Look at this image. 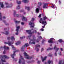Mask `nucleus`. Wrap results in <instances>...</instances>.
Wrapping results in <instances>:
<instances>
[{"label":"nucleus","mask_w":64,"mask_h":64,"mask_svg":"<svg viewBox=\"0 0 64 64\" xmlns=\"http://www.w3.org/2000/svg\"><path fill=\"white\" fill-rule=\"evenodd\" d=\"M35 20L34 19V18H32V22H33V21H34Z\"/></svg>","instance_id":"nucleus-41"},{"label":"nucleus","mask_w":64,"mask_h":64,"mask_svg":"<svg viewBox=\"0 0 64 64\" xmlns=\"http://www.w3.org/2000/svg\"><path fill=\"white\" fill-rule=\"evenodd\" d=\"M20 28V26H18L16 27V28L17 29L16 30V32H18V31H19V29Z\"/></svg>","instance_id":"nucleus-24"},{"label":"nucleus","mask_w":64,"mask_h":64,"mask_svg":"<svg viewBox=\"0 0 64 64\" xmlns=\"http://www.w3.org/2000/svg\"><path fill=\"white\" fill-rule=\"evenodd\" d=\"M4 44H8L9 46H11L12 44L11 42L9 41L8 42H5Z\"/></svg>","instance_id":"nucleus-12"},{"label":"nucleus","mask_w":64,"mask_h":64,"mask_svg":"<svg viewBox=\"0 0 64 64\" xmlns=\"http://www.w3.org/2000/svg\"><path fill=\"white\" fill-rule=\"evenodd\" d=\"M9 34V32H8L6 31V33H5V35H8Z\"/></svg>","instance_id":"nucleus-32"},{"label":"nucleus","mask_w":64,"mask_h":64,"mask_svg":"<svg viewBox=\"0 0 64 64\" xmlns=\"http://www.w3.org/2000/svg\"><path fill=\"white\" fill-rule=\"evenodd\" d=\"M22 25H24V23L22 22Z\"/></svg>","instance_id":"nucleus-51"},{"label":"nucleus","mask_w":64,"mask_h":64,"mask_svg":"<svg viewBox=\"0 0 64 64\" xmlns=\"http://www.w3.org/2000/svg\"><path fill=\"white\" fill-rule=\"evenodd\" d=\"M48 3H44V5L43 6V8H47V7H46V6H48Z\"/></svg>","instance_id":"nucleus-14"},{"label":"nucleus","mask_w":64,"mask_h":64,"mask_svg":"<svg viewBox=\"0 0 64 64\" xmlns=\"http://www.w3.org/2000/svg\"><path fill=\"white\" fill-rule=\"evenodd\" d=\"M16 23H20V21H16Z\"/></svg>","instance_id":"nucleus-37"},{"label":"nucleus","mask_w":64,"mask_h":64,"mask_svg":"<svg viewBox=\"0 0 64 64\" xmlns=\"http://www.w3.org/2000/svg\"><path fill=\"white\" fill-rule=\"evenodd\" d=\"M59 50V48H57L56 50V52H58V50Z\"/></svg>","instance_id":"nucleus-34"},{"label":"nucleus","mask_w":64,"mask_h":64,"mask_svg":"<svg viewBox=\"0 0 64 64\" xmlns=\"http://www.w3.org/2000/svg\"><path fill=\"white\" fill-rule=\"evenodd\" d=\"M39 40H37L36 41L37 42H39Z\"/></svg>","instance_id":"nucleus-63"},{"label":"nucleus","mask_w":64,"mask_h":64,"mask_svg":"<svg viewBox=\"0 0 64 64\" xmlns=\"http://www.w3.org/2000/svg\"><path fill=\"white\" fill-rule=\"evenodd\" d=\"M47 56H46L44 58H43V57L42 56L41 58L42 60V62H44V61H45V60H46L47 59Z\"/></svg>","instance_id":"nucleus-15"},{"label":"nucleus","mask_w":64,"mask_h":64,"mask_svg":"<svg viewBox=\"0 0 64 64\" xmlns=\"http://www.w3.org/2000/svg\"><path fill=\"white\" fill-rule=\"evenodd\" d=\"M22 2H23L24 3H28V2H29V1L28 0H23L22 1Z\"/></svg>","instance_id":"nucleus-21"},{"label":"nucleus","mask_w":64,"mask_h":64,"mask_svg":"<svg viewBox=\"0 0 64 64\" xmlns=\"http://www.w3.org/2000/svg\"><path fill=\"white\" fill-rule=\"evenodd\" d=\"M31 61H29V62H28V63H31Z\"/></svg>","instance_id":"nucleus-55"},{"label":"nucleus","mask_w":64,"mask_h":64,"mask_svg":"<svg viewBox=\"0 0 64 64\" xmlns=\"http://www.w3.org/2000/svg\"><path fill=\"white\" fill-rule=\"evenodd\" d=\"M59 55H60V56H61L62 55V53H61V52H60V53L59 54Z\"/></svg>","instance_id":"nucleus-43"},{"label":"nucleus","mask_w":64,"mask_h":64,"mask_svg":"<svg viewBox=\"0 0 64 64\" xmlns=\"http://www.w3.org/2000/svg\"><path fill=\"white\" fill-rule=\"evenodd\" d=\"M52 54H51L50 53L49 54V57H52Z\"/></svg>","instance_id":"nucleus-36"},{"label":"nucleus","mask_w":64,"mask_h":64,"mask_svg":"<svg viewBox=\"0 0 64 64\" xmlns=\"http://www.w3.org/2000/svg\"><path fill=\"white\" fill-rule=\"evenodd\" d=\"M16 11H14V17H16V16L17 17L19 18V17H20L21 16V15H19L18 14H16Z\"/></svg>","instance_id":"nucleus-8"},{"label":"nucleus","mask_w":64,"mask_h":64,"mask_svg":"<svg viewBox=\"0 0 64 64\" xmlns=\"http://www.w3.org/2000/svg\"><path fill=\"white\" fill-rule=\"evenodd\" d=\"M62 60H61L59 62V64H62Z\"/></svg>","instance_id":"nucleus-30"},{"label":"nucleus","mask_w":64,"mask_h":64,"mask_svg":"<svg viewBox=\"0 0 64 64\" xmlns=\"http://www.w3.org/2000/svg\"><path fill=\"white\" fill-rule=\"evenodd\" d=\"M8 40H11V38H10V37L8 38Z\"/></svg>","instance_id":"nucleus-38"},{"label":"nucleus","mask_w":64,"mask_h":64,"mask_svg":"<svg viewBox=\"0 0 64 64\" xmlns=\"http://www.w3.org/2000/svg\"><path fill=\"white\" fill-rule=\"evenodd\" d=\"M4 48L5 50H6L7 49V46H5L4 47Z\"/></svg>","instance_id":"nucleus-35"},{"label":"nucleus","mask_w":64,"mask_h":64,"mask_svg":"<svg viewBox=\"0 0 64 64\" xmlns=\"http://www.w3.org/2000/svg\"><path fill=\"white\" fill-rule=\"evenodd\" d=\"M25 38V36H24V37H21V38H20V39L22 40V39H23V38Z\"/></svg>","instance_id":"nucleus-39"},{"label":"nucleus","mask_w":64,"mask_h":64,"mask_svg":"<svg viewBox=\"0 0 64 64\" xmlns=\"http://www.w3.org/2000/svg\"><path fill=\"white\" fill-rule=\"evenodd\" d=\"M38 17L39 18H41V14H40L39 16Z\"/></svg>","instance_id":"nucleus-48"},{"label":"nucleus","mask_w":64,"mask_h":64,"mask_svg":"<svg viewBox=\"0 0 64 64\" xmlns=\"http://www.w3.org/2000/svg\"><path fill=\"white\" fill-rule=\"evenodd\" d=\"M9 49V48L8 47H6V49Z\"/></svg>","instance_id":"nucleus-59"},{"label":"nucleus","mask_w":64,"mask_h":64,"mask_svg":"<svg viewBox=\"0 0 64 64\" xmlns=\"http://www.w3.org/2000/svg\"><path fill=\"white\" fill-rule=\"evenodd\" d=\"M2 14L0 12V20H2Z\"/></svg>","instance_id":"nucleus-25"},{"label":"nucleus","mask_w":64,"mask_h":64,"mask_svg":"<svg viewBox=\"0 0 64 64\" xmlns=\"http://www.w3.org/2000/svg\"><path fill=\"white\" fill-rule=\"evenodd\" d=\"M39 38L40 39H42V37L41 36H40Z\"/></svg>","instance_id":"nucleus-56"},{"label":"nucleus","mask_w":64,"mask_h":64,"mask_svg":"<svg viewBox=\"0 0 64 64\" xmlns=\"http://www.w3.org/2000/svg\"><path fill=\"white\" fill-rule=\"evenodd\" d=\"M37 63L38 64H40V63H41V61H38V62Z\"/></svg>","instance_id":"nucleus-40"},{"label":"nucleus","mask_w":64,"mask_h":64,"mask_svg":"<svg viewBox=\"0 0 64 64\" xmlns=\"http://www.w3.org/2000/svg\"><path fill=\"white\" fill-rule=\"evenodd\" d=\"M25 8L26 9H27L28 11H30V7H28V8L26 6H25Z\"/></svg>","instance_id":"nucleus-20"},{"label":"nucleus","mask_w":64,"mask_h":64,"mask_svg":"<svg viewBox=\"0 0 64 64\" xmlns=\"http://www.w3.org/2000/svg\"><path fill=\"white\" fill-rule=\"evenodd\" d=\"M57 48V46H55L54 48V50H55V49H56V48Z\"/></svg>","instance_id":"nucleus-45"},{"label":"nucleus","mask_w":64,"mask_h":64,"mask_svg":"<svg viewBox=\"0 0 64 64\" xmlns=\"http://www.w3.org/2000/svg\"><path fill=\"white\" fill-rule=\"evenodd\" d=\"M31 35H30V36H28L27 37L28 38H29L30 41L29 42V44H35V42L34 41H35L36 40V38L35 36H33V39H30V38H31ZM31 41H34L32 42H31Z\"/></svg>","instance_id":"nucleus-1"},{"label":"nucleus","mask_w":64,"mask_h":64,"mask_svg":"<svg viewBox=\"0 0 64 64\" xmlns=\"http://www.w3.org/2000/svg\"><path fill=\"white\" fill-rule=\"evenodd\" d=\"M29 46V45L28 44H26L25 45H24L21 48V50L22 51H23V52H25V48H26V47H28Z\"/></svg>","instance_id":"nucleus-4"},{"label":"nucleus","mask_w":64,"mask_h":64,"mask_svg":"<svg viewBox=\"0 0 64 64\" xmlns=\"http://www.w3.org/2000/svg\"><path fill=\"white\" fill-rule=\"evenodd\" d=\"M3 18V19H6V18L5 16H4Z\"/></svg>","instance_id":"nucleus-64"},{"label":"nucleus","mask_w":64,"mask_h":64,"mask_svg":"<svg viewBox=\"0 0 64 64\" xmlns=\"http://www.w3.org/2000/svg\"><path fill=\"white\" fill-rule=\"evenodd\" d=\"M0 6H1V7L2 8H4V5L3 4V2H0ZM1 10V8H0V10Z\"/></svg>","instance_id":"nucleus-17"},{"label":"nucleus","mask_w":64,"mask_h":64,"mask_svg":"<svg viewBox=\"0 0 64 64\" xmlns=\"http://www.w3.org/2000/svg\"><path fill=\"white\" fill-rule=\"evenodd\" d=\"M22 21H27V18L24 16H23Z\"/></svg>","instance_id":"nucleus-18"},{"label":"nucleus","mask_w":64,"mask_h":64,"mask_svg":"<svg viewBox=\"0 0 64 64\" xmlns=\"http://www.w3.org/2000/svg\"><path fill=\"white\" fill-rule=\"evenodd\" d=\"M30 25L31 26V27L32 28H34V26H35V25L34 24V22H30Z\"/></svg>","instance_id":"nucleus-13"},{"label":"nucleus","mask_w":64,"mask_h":64,"mask_svg":"<svg viewBox=\"0 0 64 64\" xmlns=\"http://www.w3.org/2000/svg\"><path fill=\"white\" fill-rule=\"evenodd\" d=\"M44 28H45V26H42V29H44Z\"/></svg>","instance_id":"nucleus-57"},{"label":"nucleus","mask_w":64,"mask_h":64,"mask_svg":"<svg viewBox=\"0 0 64 64\" xmlns=\"http://www.w3.org/2000/svg\"><path fill=\"white\" fill-rule=\"evenodd\" d=\"M0 57L2 58L1 60V61L3 62H6V61L5 60V58H7V59H9V57L6 56H0Z\"/></svg>","instance_id":"nucleus-3"},{"label":"nucleus","mask_w":64,"mask_h":64,"mask_svg":"<svg viewBox=\"0 0 64 64\" xmlns=\"http://www.w3.org/2000/svg\"><path fill=\"white\" fill-rule=\"evenodd\" d=\"M53 50V48H48V49L47 50V51H48V50Z\"/></svg>","instance_id":"nucleus-28"},{"label":"nucleus","mask_w":64,"mask_h":64,"mask_svg":"<svg viewBox=\"0 0 64 64\" xmlns=\"http://www.w3.org/2000/svg\"><path fill=\"white\" fill-rule=\"evenodd\" d=\"M17 33H16V35H18V32H16Z\"/></svg>","instance_id":"nucleus-44"},{"label":"nucleus","mask_w":64,"mask_h":64,"mask_svg":"<svg viewBox=\"0 0 64 64\" xmlns=\"http://www.w3.org/2000/svg\"><path fill=\"white\" fill-rule=\"evenodd\" d=\"M19 64H21V59H19V62H18Z\"/></svg>","instance_id":"nucleus-33"},{"label":"nucleus","mask_w":64,"mask_h":64,"mask_svg":"<svg viewBox=\"0 0 64 64\" xmlns=\"http://www.w3.org/2000/svg\"><path fill=\"white\" fill-rule=\"evenodd\" d=\"M53 40H55V39L53 38H51L50 40H48V42L49 43H54V42L53 41Z\"/></svg>","instance_id":"nucleus-11"},{"label":"nucleus","mask_w":64,"mask_h":64,"mask_svg":"<svg viewBox=\"0 0 64 64\" xmlns=\"http://www.w3.org/2000/svg\"><path fill=\"white\" fill-rule=\"evenodd\" d=\"M24 56H25L26 57H28L26 58L27 59H32L33 58L32 57L29 56L27 55V54H26V52L24 53Z\"/></svg>","instance_id":"nucleus-6"},{"label":"nucleus","mask_w":64,"mask_h":64,"mask_svg":"<svg viewBox=\"0 0 64 64\" xmlns=\"http://www.w3.org/2000/svg\"><path fill=\"white\" fill-rule=\"evenodd\" d=\"M32 30H33V29L30 30H26V31L27 33H28V34H30V35H31L32 34H34V33H35V32L34 31H33L32 32H31Z\"/></svg>","instance_id":"nucleus-7"},{"label":"nucleus","mask_w":64,"mask_h":64,"mask_svg":"<svg viewBox=\"0 0 64 64\" xmlns=\"http://www.w3.org/2000/svg\"><path fill=\"white\" fill-rule=\"evenodd\" d=\"M38 47H40V46L37 44L36 46V51L38 52L39 51V48H37Z\"/></svg>","instance_id":"nucleus-16"},{"label":"nucleus","mask_w":64,"mask_h":64,"mask_svg":"<svg viewBox=\"0 0 64 64\" xmlns=\"http://www.w3.org/2000/svg\"><path fill=\"white\" fill-rule=\"evenodd\" d=\"M20 58H21V59H24V58H22V56H20Z\"/></svg>","instance_id":"nucleus-52"},{"label":"nucleus","mask_w":64,"mask_h":64,"mask_svg":"<svg viewBox=\"0 0 64 64\" xmlns=\"http://www.w3.org/2000/svg\"><path fill=\"white\" fill-rule=\"evenodd\" d=\"M14 60L15 61H17V59L16 58H14Z\"/></svg>","instance_id":"nucleus-42"},{"label":"nucleus","mask_w":64,"mask_h":64,"mask_svg":"<svg viewBox=\"0 0 64 64\" xmlns=\"http://www.w3.org/2000/svg\"><path fill=\"white\" fill-rule=\"evenodd\" d=\"M21 44V42H18L16 43V44L17 46H18V45H20Z\"/></svg>","instance_id":"nucleus-22"},{"label":"nucleus","mask_w":64,"mask_h":64,"mask_svg":"<svg viewBox=\"0 0 64 64\" xmlns=\"http://www.w3.org/2000/svg\"><path fill=\"white\" fill-rule=\"evenodd\" d=\"M12 49H13L14 50H16V48H15L14 47V46H12Z\"/></svg>","instance_id":"nucleus-29"},{"label":"nucleus","mask_w":64,"mask_h":64,"mask_svg":"<svg viewBox=\"0 0 64 64\" xmlns=\"http://www.w3.org/2000/svg\"><path fill=\"white\" fill-rule=\"evenodd\" d=\"M51 7L52 8H54V7H55V6H51Z\"/></svg>","instance_id":"nucleus-47"},{"label":"nucleus","mask_w":64,"mask_h":64,"mask_svg":"<svg viewBox=\"0 0 64 64\" xmlns=\"http://www.w3.org/2000/svg\"><path fill=\"white\" fill-rule=\"evenodd\" d=\"M5 53H6V51H5V50H4V51L3 53L4 54H5Z\"/></svg>","instance_id":"nucleus-50"},{"label":"nucleus","mask_w":64,"mask_h":64,"mask_svg":"<svg viewBox=\"0 0 64 64\" xmlns=\"http://www.w3.org/2000/svg\"><path fill=\"white\" fill-rule=\"evenodd\" d=\"M24 10H22L20 11V12H24Z\"/></svg>","instance_id":"nucleus-49"},{"label":"nucleus","mask_w":64,"mask_h":64,"mask_svg":"<svg viewBox=\"0 0 64 64\" xmlns=\"http://www.w3.org/2000/svg\"><path fill=\"white\" fill-rule=\"evenodd\" d=\"M58 42H60V43L61 44L62 42H63V40H58Z\"/></svg>","instance_id":"nucleus-26"},{"label":"nucleus","mask_w":64,"mask_h":64,"mask_svg":"<svg viewBox=\"0 0 64 64\" xmlns=\"http://www.w3.org/2000/svg\"><path fill=\"white\" fill-rule=\"evenodd\" d=\"M4 23L5 24H6V21H5V20H4Z\"/></svg>","instance_id":"nucleus-62"},{"label":"nucleus","mask_w":64,"mask_h":64,"mask_svg":"<svg viewBox=\"0 0 64 64\" xmlns=\"http://www.w3.org/2000/svg\"><path fill=\"white\" fill-rule=\"evenodd\" d=\"M38 5L39 6H41L42 5V3L41 2H38Z\"/></svg>","instance_id":"nucleus-31"},{"label":"nucleus","mask_w":64,"mask_h":64,"mask_svg":"<svg viewBox=\"0 0 64 64\" xmlns=\"http://www.w3.org/2000/svg\"><path fill=\"white\" fill-rule=\"evenodd\" d=\"M60 50L62 51H63V49H62V48H61L60 49Z\"/></svg>","instance_id":"nucleus-60"},{"label":"nucleus","mask_w":64,"mask_h":64,"mask_svg":"<svg viewBox=\"0 0 64 64\" xmlns=\"http://www.w3.org/2000/svg\"><path fill=\"white\" fill-rule=\"evenodd\" d=\"M10 39L11 40H14V41L15 40V38H14V37L13 36H12L10 38Z\"/></svg>","instance_id":"nucleus-23"},{"label":"nucleus","mask_w":64,"mask_h":64,"mask_svg":"<svg viewBox=\"0 0 64 64\" xmlns=\"http://www.w3.org/2000/svg\"><path fill=\"white\" fill-rule=\"evenodd\" d=\"M46 19H47V17L46 16H45L43 18V20L42 19V18H41L40 20V23L41 24H42H42H47V21H45L44 22V20H46ZM41 21H42V23L41 22Z\"/></svg>","instance_id":"nucleus-2"},{"label":"nucleus","mask_w":64,"mask_h":64,"mask_svg":"<svg viewBox=\"0 0 64 64\" xmlns=\"http://www.w3.org/2000/svg\"><path fill=\"white\" fill-rule=\"evenodd\" d=\"M43 50H44V49L43 48H42V50H41L42 52V51H43Z\"/></svg>","instance_id":"nucleus-53"},{"label":"nucleus","mask_w":64,"mask_h":64,"mask_svg":"<svg viewBox=\"0 0 64 64\" xmlns=\"http://www.w3.org/2000/svg\"><path fill=\"white\" fill-rule=\"evenodd\" d=\"M19 50H16V51H14V54H13L11 55L13 59H14V56H16L15 53H16V52H19Z\"/></svg>","instance_id":"nucleus-9"},{"label":"nucleus","mask_w":64,"mask_h":64,"mask_svg":"<svg viewBox=\"0 0 64 64\" xmlns=\"http://www.w3.org/2000/svg\"><path fill=\"white\" fill-rule=\"evenodd\" d=\"M34 31L36 32V33H37V30H35Z\"/></svg>","instance_id":"nucleus-61"},{"label":"nucleus","mask_w":64,"mask_h":64,"mask_svg":"<svg viewBox=\"0 0 64 64\" xmlns=\"http://www.w3.org/2000/svg\"><path fill=\"white\" fill-rule=\"evenodd\" d=\"M39 11H40V10H39V9L38 8H37L36 10V11L37 12V13H39Z\"/></svg>","instance_id":"nucleus-27"},{"label":"nucleus","mask_w":64,"mask_h":64,"mask_svg":"<svg viewBox=\"0 0 64 64\" xmlns=\"http://www.w3.org/2000/svg\"><path fill=\"white\" fill-rule=\"evenodd\" d=\"M48 63L49 64H50L51 63V64H53V61H51L50 60H48Z\"/></svg>","instance_id":"nucleus-19"},{"label":"nucleus","mask_w":64,"mask_h":64,"mask_svg":"<svg viewBox=\"0 0 64 64\" xmlns=\"http://www.w3.org/2000/svg\"><path fill=\"white\" fill-rule=\"evenodd\" d=\"M16 2L18 4V7L16 9L17 10H19L20 9V4H21V2H18V1H16Z\"/></svg>","instance_id":"nucleus-10"},{"label":"nucleus","mask_w":64,"mask_h":64,"mask_svg":"<svg viewBox=\"0 0 64 64\" xmlns=\"http://www.w3.org/2000/svg\"><path fill=\"white\" fill-rule=\"evenodd\" d=\"M41 29V30L42 31H44V29Z\"/></svg>","instance_id":"nucleus-54"},{"label":"nucleus","mask_w":64,"mask_h":64,"mask_svg":"<svg viewBox=\"0 0 64 64\" xmlns=\"http://www.w3.org/2000/svg\"><path fill=\"white\" fill-rule=\"evenodd\" d=\"M45 41V40H43L42 42V43H44V41Z\"/></svg>","instance_id":"nucleus-58"},{"label":"nucleus","mask_w":64,"mask_h":64,"mask_svg":"<svg viewBox=\"0 0 64 64\" xmlns=\"http://www.w3.org/2000/svg\"><path fill=\"white\" fill-rule=\"evenodd\" d=\"M6 5V8H12V6H13V4H11L10 5H9V4L6 2L5 3Z\"/></svg>","instance_id":"nucleus-5"},{"label":"nucleus","mask_w":64,"mask_h":64,"mask_svg":"<svg viewBox=\"0 0 64 64\" xmlns=\"http://www.w3.org/2000/svg\"><path fill=\"white\" fill-rule=\"evenodd\" d=\"M57 52H56L55 53V55L56 56H57V53H56Z\"/></svg>","instance_id":"nucleus-46"}]
</instances>
